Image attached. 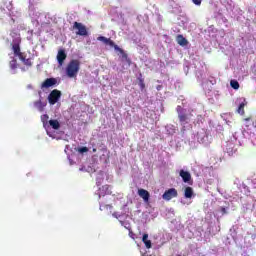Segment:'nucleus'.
<instances>
[{
    "mask_svg": "<svg viewBox=\"0 0 256 256\" xmlns=\"http://www.w3.org/2000/svg\"><path fill=\"white\" fill-rule=\"evenodd\" d=\"M11 46H12V51H13L15 57H19L20 61H22V63L24 65H26V67L33 66V62H31V59L26 58L25 53L21 52V37L15 38L13 40Z\"/></svg>",
    "mask_w": 256,
    "mask_h": 256,
    "instance_id": "f257e3e1",
    "label": "nucleus"
},
{
    "mask_svg": "<svg viewBox=\"0 0 256 256\" xmlns=\"http://www.w3.org/2000/svg\"><path fill=\"white\" fill-rule=\"evenodd\" d=\"M80 69H81V61L77 59L71 60L66 67L67 77H69L70 79L77 77V74L79 73Z\"/></svg>",
    "mask_w": 256,
    "mask_h": 256,
    "instance_id": "f03ea898",
    "label": "nucleus"
},
{
    "mask_svg": "<svg viewBox=\"0 0 256 256\" xmlns=\"http://www.w3.org/2000/svg\"><path fill=\"white\" fill-rule=\"evenodd\" d=\"M97 41H101L102 43H104V45H109V47H113L115 51H119V53H122L123 57L127 58V54H125L123 49H121L117 44H115V42L111 40V38H107L105 36H99L97 38Z\"/></svg>",
    "mask_w": 256,
    "mask_h": 256,
    "instance_id": "7ed1b4c3",
    "label": "nucleus"
},
{
    "mask_svg": "<svg viewBox=\"0 0 256 256\" xmlns=\"http://www.w3.org/2000/svg\"><path fill=\"white\" fill-rule=\"evenodd\" d=\"M72 29L76 31V35L80 37H87L89 36V30H87V26H85L81 22H74Z\"/></svg>",
    "mask_w": 256,
    "mask_h": 256,
    "instance_id": "20e7f679",
    "label": "nucleus"
},
{
    "mask_svg": "<svg viewBox=\"0 0 256 256\" xmlns=\"http://www.w3.org/2000/svg\"><path fill=\"white\" fill-rule=\"evenodd\" d=\"M59 99H61V91L54 89L48 95V103L50 105H55Z\"/></svg>",
    "mask_w": 256,
    "mask_h": 256,
    "instance_id": "39448f33",
    "label": "nucleus"
},
{
    "mask_svg": "<svg viewBox=\"0 0 256 256\" xmlns=\"http://www.w3.org/2000/svg\"><path fill=\"white\" fill-rule=\"evenodd\" d=\"M178 195L177 189L170 188L164 192L162 199H164V201H171V199H174V197H177Z\"/></svg>",
    "mask_w": 256,
    "mask_h": 256,
    "instance_id": "423d86ee",
    "label": "nucleus"
},
{
    "mask_svg": "<svg viewBox=\"0 0 256 256\" xmlns=\"http://www.w3.org/2000/svg\"><path fill=\"white\" fill-rule=\"evenodd\" d=\"M57 62L60 67L65 63V60L67 59V53L64 49L58 50L57 56H56Z\"/></svg>",
    "mask_w": 256,
    "mask_h": 256,
    "instance_id": "0eeeda50",
    "label": "nucleus"
},
{
    "mask_svg": "<svg viewBox=\"0 0 256 256\" xmlns=\"http://www.w3.org/2000/svg\"><path fill=\"white\" fill-rule=\"evenodd\" d=\"M54 85H57V79L56 78H47L41 84V89H49V87H54Z\"/></svg>",
    "mask_w": 256,
    "mask_h": 256,
    "instance_id": "6e6552de",
    "label": "nucleus"
},
{
    "mask_svg": "<svg viewBox=\"0 0 256 256\" xmlns=\"http://www.w3.org/2000/svg\"><path fill=\"white\" fill-rule=\"evenodd\" d=\"M99 191V199H101V197H105V195H111V186L103 185L99 188Z\"/></svg>",
    "mask_w": 256,
    "mask_h": 256,
    "instance_id": "1a4fd4ad",
    "label": "nucleus"
},
{
    "mask_svg": "<svg viewBox=\"0 0 256 256\" xmlns=\"http://www.w3.org/2000/svg\"><path fill=\"white\" fill-rule=\"evenodd\" d=\"M138 195L139 197H141V199L145 201V203H147L149 201V197H151V194H149V191L143 188L138 189Z\"/></svg>",
    "mask_w": 256,
    "mask_h": 256,
    "instance_id": "9d476101",
    "label": "nucleus"
},
{
    "mask_svg": "<svg viewBox=\"0 0 256 256\" xmlns=\"http://www.w3.org/2000/svg\"><path fill=\"white\" fill-rule=\"evenodd\" d=\"M180 177L182 178L184 183H189V181H191V173L185 170H180Z\"/></svg>",
    "mask_w": 256,
    "mask_h": 256,
    "instance_id": "9b49d317",
    "label": "nucleus"
},
{
    "mask_svg": "<svg viewBox=\"0 0 256 256\" xmlns=\"http://www.w3.org/2000/svg\"><path fill=\"white\" fill-rule=\"evenodd\" d=\"M176 41L178 43V45H180L181 47H185V45H187L189 42L186 40L185 37H183V35L179 34L176 37Z\"/></svg>",
    "mask_w": 256,
    "mask_h": 256,
    "instance_id": "f8f14e48",
    "label": "nucleus"
},
{
    "mask_svg": "<svg viewBox=\"0 0 256 256\" xmlns=\"http://www.w3.org/2000/svg\"><path fill=\"white\" fill-rule=\"evenodd\" d=\"M34 107H36V109H38V111L42 112L43 109H45V107H47V103L38 100L34 102Z\"/></svg>",
    "mask_w": 256,
    "mask_h": 256,
    "instance_id": "ddd939ff",
    "label": "nucleus"
},
{
    "mask_svg": "<svg viewBox=\"0 0 256 256\" xmlns=\"http://www.w3.org/2000/svg\"><path fill=\"white\" fill-rule=\"evenodd\" d=\"M49 125L52 127V129H60L61 124L59 123V120H49Z\"/></svg>",
    "mask_w": 256,
    "mask_h": 256,
    "instance_id": "4468645a",
    "label": "nucleus"
},
{
    "mask_svg": "<svg viewBox=\"0 0 256 256\" xmlns=\"http://www.w3.org/2000/svg\"><path fill=\"white\" fill-rule=\"evenodd\" d=\"M184 197L186 199H191V197H193V188L191 187H186L185 188V192H184Z\"/></svg>",
    "mask_w": 256,
    "mask_h": 256,
    "instance_id": "2eb2a0df",
    "label": "nucleus"
},
{
    "mask_svg": "<svg viewBox=\"0 0 256 256\" xmlns=\"http://www.w3.org/2000/svg\"><path fill=\"white\" fill-rule=\"evenodd\" d=\"M10 69H17V67H19V64L17 63V59L13 58L10 63Z\"/></svg>",
    "mask_w": 256,
    "mask_h": 256,
    "instance_id": "dca6fc26",
    "label": "nucleus"
},
{
    "mask_svg": "<svg viewBox=\"0 0 256 256\" xmlns=\"http://www.w3.org/2000/svg\"><path fill=\"white\" fill-rule=\"evenodd\" d=\"M237 112L240 114V115H245V103H241L237 109Z\"/></svg>",
    "mask_w": 256,
    "mask_h": 256,
    "instance_id": "f3484780",
    "label": "nucleus"
},
{
    "mask_svg": "<svg viewBox=\"0 0 256 256\" xmlns=\"http://www.w3.org/2000/svg\"><path fill=\"white\" fill-rule=\"evenodd\" d=\"M178 119H179L180 123H185L187 121V114L179 113L178 114Z\"/></svg>",
    "mask_w": 256,
    "mask_h": 256,
    "instance_id": "a211bd4d",
    "label": "nucleus"
},
{
    "mask_svg": "<svg viewBox=\"0 0 256 256\" xmlns=\"http://www.w3.org/2000/svg\"><path fill=\"white\" fill-rule=\"evenodd\" d=\"M230 87H232V89H239V82L237 80H231L230 81Z\"/></svg>",
    "mask_w": 256,
    "mask_h": 256,
    "instance_id": "6ab92c4d",
    "label": "nucleus"
},
{
    "mask_svg": "<svg viewBox=\"0 0 256 256\" xmlns=\"http://www.w3.org/2000/svg\"><path fill=\"white\" fill-rule=\"evenodd\" d=\"M41 121H42L43 125H47V123H49V115L43 114L41 116Z\"/></svg>",
    "mask_w": 256,
    "mask_h": 256,
    "instance_id": "aec40b11",
    "label": "nucleus"
},
{
    "mask_svg": "<svg viewBox=\"0 0 256 256\" xmlns=\"http://www.w3.org/2000/svg\"><path fill=\"white\" fill-rule=\"evenodd\" d=\"M139 86L141 89H145V81L143 78H139Z\"/></svg>",
    "mask_w": 256,
    "mask_h": 256,
    "instance_id": "412c9836",
    "label": "nucleus"
},
{
    "mask_svg": "<svg viewBox=\"0 0 256 256\" xmlns=\"http://www.w3.org/2000/svg\"><path fill=\"white\" fill-rule=\"evenodd\" d=\"M78 151H79V153H87L89 151V148L84 146V147L79 148Z\"/></svg>",
    "mask_w": 256,
    "mask_h": 256,
    "instance_id": "4be33fe9",
    "label": "nucleus"
},
{
    "mask_svg": "<svg viewBox=\"0 0 256 256\" xmlns=\"http://www.w3.org/2000/svg\"><path fill=\"white\" fill-rule=\"evenodd\" d=\"M146 249H151V240L144 242Z\"/></svg>",
    "mask_w": 256,
    "mask_h": 256,
    "instance_id": "5701e85b",
    "label": "nucleus"
},
{
    "mask_svg": "<svg viewBox=\"0 0 256 256\" xmlns=\"http://www.w3.org/2000/svg\"><path fill=\"white\" fill-rule=\"evenodd\" d=\"M149 234H143L142 241L145 243L146 241H149Z\"/></svg>",
    "mask_w": 256,
    "mask_h": 256,
    "instance_id": "b1692460",
    "label": "nucleus"
},
{
    "mask_svg": "<svg viewBox=\"0 0 256 256\" xmlns=\"http://www.w3.org/2000/svg\"><path fill=\"white\" fill-rule=\"evenodd\" d=\"M129 237H131V239L135 240V233H133V231L131 229H129Z\"/></svg>",
    "mask_w": 256,
    "mask_h": 256,
    "instance_id": "393cba45",
    "label": "nucleus"
},
{
    "mask_svg": "<svg viewBox=\"0 0 256 256\" xmlns=\"http://www.w3.org/2000/svg\"><path fill=\"white\" fill-rule=\"evenodd\" d=\"M194 5H201V0H192Z\"/></svg>",
    "mask_w": 256,
    "mask_h": 256,
    "instance_id": "a878e982",
    "label": "nucleus"
},
{
    "mask_svg": "<svg viewBox=\"0 0 256 256\" xmlns=\"http://www.w3.org/2000/svg\"><path fill=\"white\" fill-rule=\"evenodd\" d=\"M221 212H222L223 214H225V213H227V209H225V207H222V208H221Z\"/></svg>",
    "mask_w": 256,
    "mask_h": 256,
    "instance_id": "bb28decb",
    "label": "nucleus"
},
{
    "mask_svg": "<svg viewBox=\"0 0 256 256\" xmlns=\"http://www.w3.org/2000/svg\"><path fill=\"white\" fill-rule=\"evenodd\" d=\"M92 153H97V148H93Z\"/></svg>",
    "mask_w": 256,
    "mask_h": 256,
    "instance_id": "cd10ccee",
    "label": "nucleus"
},
{
    "mask_svg": "<svg viewBox=\"0 0 256 256\" xmlns=\"http://www.w3.org/2000/svg\"><path fill=\"white\" fill-rule=\"evenodd\" d=\"M244 121H251V117L245 118Z\"/></svg>",
    "mask_w": 256,
    "mask_h": 256,
    "instance_id": "c85d7f7f",
    "label": "nucleus"
},
{
    "mask_svg": "<svg viewBox=\"0 0 256 256\" xmlns=\"http://www.w3.org/2000/svg\"><path fill=\"white\" fill-rule=\"evenodd\" d=\"M159 89H161V86H157V90L159 91Z\"/></svg>",
    "mask_w": 256,
    "mask_h": 256,
    "instance_id": "c756f323",
    "label": "nucleus"
}]
</instances>
